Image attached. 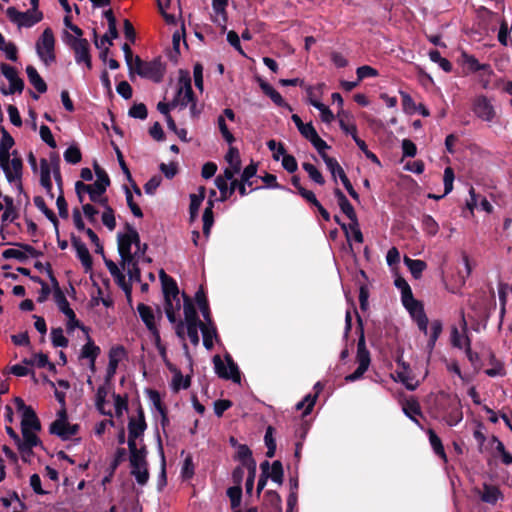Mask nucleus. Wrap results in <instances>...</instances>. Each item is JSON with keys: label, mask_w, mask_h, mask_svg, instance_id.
<instances>
[{"label": "nucleus", "mask_w": 512, "mask_h": 512, "mask_svg": "<svg viewBox=\"0 0 512 512\" xmlns=\"http://www.w3.org/2000/svg\"><path fill=\"white\" fill-rule=\"evenodd\" d=\"M201 332L203 336V345L206 349L210 350L213 348V338L217 336V329L212 321V325L201 324Z\"/></svg>", "instance_id": "35"}, {"label": "nucleus", "mask_w": 512, "mask_h": 512, "mask_svg": "<svg viewBox=\"0 0 512 512\" xmlns=\"http://www.w3.org/2000/svg\"><path fill=\"white\" fill-rule=\"evenodd\" d=\"M147 453L145 451L129 456L131 475L135 477L136 482L141 486L146 485L149 480Z\"/></svg>", "instance_id": "10"}, {"label": "nucleus", "mask_w": 512, "mask_h": 512, "mask_svg": "<svg viewBox=\"0 0 512 512\" xmlns=\"http://www.w3.org/2000/svg\"><path fill=\"white\" fill-rule=\"evenodd\" d=\"M496 309V301H495V293L493 288H491V300L488 304H486L483 309L476 312V315L479 318L487 320L490 317L492 311Z\"/></svg>", "instance_id": "58"}, {"label": "nucleus", "mask_w": 512, "mask_h": 512, "mask_svg": "<svg viewBox=\"0 0 512 512\" xmlns=\"http://www.w3.org/2000/svg\"><path fill=\"white\" fill-rule=\"evenodd\" d=\"M40 184L46 190V192H51L52 190V181H51V168L46 159H41L40 161Z\"/></svg>", "instance_id": "34"}, {"label": "nucleus", "mask_w": 512, "mask_h": 512, "mask_svg": "<svg viewBox=\"0 0 512 512\" xmlns=\"http://www.w3.org/2000/svg\"><path fill=\"white\" fill-rule=\"evenodd\" d=\"M64 159L67 163L78 164L82 160V153L78 146L71 145L64 152Z\"/></svg>", "instance_id": "46"}, {"label": "nucleus", "mask_w": 512, "mask_h": 512, "mask_svg": "<svg viewBox=\"0 0 512 512\" xmlns=\"http://www.w3.org/2000/svg\"><path fill=\"white\" fill-rule=\"evenodd\" d=\"M26 74L29 82L37 90L38 93H45L47 91V84L43 78L39 75L36 68L32 65L26 67Z\"/></svg>", "instance_id": "26"}, {"label": "nucleus", "mask_w": 512, "mask_h": 512, "mask_svg": "<svg viewBox=\"0 0 512 512\" xmlns=\"http://www.w3.org/2000/svg\"><path fill=\"white\" fill-rule=\"evenodd\" d=\"M323 161L325 162L327 168L331 172L335 181H336V175H338L339 178H341V175L346 174L345 171L343 170V168L340 166V164L338 163V161L335 158L330 157L329 155H325V156H323Z\"/></svg>", "instance_id": "42"}, {"label": "nucleus", "mask_w": 512, "mask_h": 512, "mask_svg": "<svg viewBox=\"0 0 512 512\" xmlns=\"http://www.w3.org/2000/svg\"><path fill=\"white\" fill-rule=\"evenodd\" d=\"M406 266L410 270L415 279H419L422 272L426 269L427 264L422 260H413L412 258H403Z\"/></svg>", "instance_id": "37"}, {"label": "nucleus", "mask_w": 512, "mask_h": 512, "mask_svg": "<svg viewBox=\"0 0 512 512\" xmlns=\"http://www.w3.org/2000/svg\"><path fill=\"white\" fill-rule=\"evenodd\" d=\"M423 230L430 236L438 233L439 225L431 215H424L422 218Z\"/></svg>", "instance_id": "53"}, {"label": "nucleus", "mask_w": 512, "mask_h": 512, "mask_svg": "<svg viewBox=\"0 0 512 512\" xmlns=\"http://www.w3.org/2000/svg\"><path fill=\"white\" fill-rule=\"evenodd\" d=\"M224 358L227 363V367L219 355H215L213 357V363H214V368H215L216 374L221 379L232 380L234 383H240L241 382V374H240L239 368H238L237 364L234 362L232 356L227 353L224 356Z\"/></svg>", "instance_id": "7"}, {"label": "nucleus", "mask_w": 512, "mask_h": 512, "mask_svg": "<svg viewBox=\"0 0 512 512\" xmlns=\"http://www.w3.org/2000/svg\"><path fill=\"white\" fill-rule=\"evenodd\" d=\"M427 434L429 436V442L434 453L438 455L441 459H443L445 462H447V456L440 437L431 428L428 429Z\"/></svg>", "instance_id": "33"}, {"label": "nucleus", "mask_w": 512, "mask_h": 512, "mask_svg": "<svg viewBox=\"0 0 512 512\" xmlns=\"http://www.w3.org/2000/svg\"><path fill=\"white\" fill-rule=\"evenodd\" d=\"M403 412L404 414L411 419L415 424H417L421 429H423L422 425L420 424L419 420L416 418L417 416L422 417L423 413L421 410V406L419 402L414 399H408L403 404Z\"/></svg>", "instance_id": "23"}, {"label": "nucleus", "mask_w": 512, "mask_h": 512, "mask_svg": "<svg viewBox=\"0 0 512 512\" xmlns=\"http://www.w3.org/2000/svg\"><path fill=\"white\" fill-rule=\"evenodd\" d=\"M160 280L162 284V290L164 297L173 299L179 298V288L176 281L163 270L160 271Z\"/></svg>", "instance_id": "21"}, {"label": "nucleus", "mask_w": 512, "mask_h": 512, "mask_svg": "<svg viewBox=\"0 0 512 512\" xmlns=\"http://www.w3.org/2000/svg\"><path fill=\"white\" fill-rule=\"evenodd\" d=\"M47 275L53 285L54 288V299L59 308V310L68 318L67 322V330L69 332L73 331L75 328H80L83 331L86 330L85 326H83L79 320L76 318V314L73 309L70 307V304L64 294V292L59 287V283L54 276L53 270L48 264L47 266Z\"/></svg>", "instance_id": "4"}, {"label": "nucleus", "mask_w": 512, "mask_h": 512, "mask_svg": "<svg viewBox=\"0 0 512 512\" xmlns=\"http://www.w3.org/2000/svg\"><path fill=\"white\" fill-rule=\"evenodd\" d=\"M438 416L449 426H456L463 419L462 405L457 394L439 391L434 400Z\"/></svg>", "instance_id": "2"}, {"label": "nucleus", "mask_w": 512, "mask_h": 512, "mask_svg": "<svg viewBox=\"0 0 512 512\" xmlns=\"http://www.w3.org/2000/svg\"><path fill=\"white\" fill-rule=\"evenodd\" d=\"M193 92L189 73L183 74L181 71L179 87L171 101V106L174 108L180 107V109L186 108L189 102L193 100Z\"/></svg>", "instance_id": "9"}, {"label": "nucleus", "mask_w": 512, "mask_h": 512, "mask_svg": "<svg viewBox=\"0 0 512 512\" xmlns=\"http://www.w3.org/2000/svg\"><path fill=\"white\" fill-rule=\"evenodd\" d=\"M403 306L408 310L412 318L417 317L420 313L425 312L422 303L416 300L413 293L401 297Z\"/></svg>", "instance_id": "28"}, {"label": "nucleus", "mask_w": 512, "mask_h": 512, "mask_svg": "<svg viewBox=\"0 0 512 512\" xmlns=\"http://www.w3.org/2000/svg\"><path fill=\"white\" fill-rule=\"evenodd\" d=\"M258 83H259V86L261 88V90L263 91V93L268 96L275 105L279 106V107H283V108H286L288 109L289 111H292V107L290 104H288L284 99L283 97L281 96V94L276 91L268 82L264 81L263 79L259 78L258 79Z\"/></svg>", "instance_id": "20"}, {"label": "nucleus", "mask_w": 512, "mask_h": 512, "mask_svg": "<svg viewBox=\"0 0 512 512\" xmlns=\"http://www.w3.org/2000/svg\"><path fill=\"white\" fill-rule=\"evenodd\" d=\"M235 459L239 460L243 467H249L251 462L252 465H256V461L252 456V451L246 444L237 445Z\"/></svg>", "instance_id": "32"}, {"label": "nucleus", "mask_w": 512, "mask_h": 512, "mask_svg": "<svg viewBox=\"0 0 512 512\" xmlns=\"http://www.w3.org/2000/svg\"><path fill=\"white\" fill-rule=\"evenodd\" d=\"M1 72L10 84L9 88H6L4 85L0 87V92L3 95L21 93L23 91L24 81L18 76L17 70L14 67L6 63H2Z\"/></svg>", "instance_id": "12"}, {"label": "nucleus", "mask_w": 512, "mask_h": 512, "mask_svg": "<svg viewBox=\"0 0 512 512\" xmlns=\"http://www.w3.org/2000/svg\"><path fill=\"white\" fill-rule=\"evenodd\" d=\"M339 116V126L341 130L346 133L350 134L352 137L353 135H357V127L355 124H347L345 121V118L349 117L348 112L341 109V111L338 113Z\"/></svg>", "instance_id": "50"}, {"label": "nucleus", "mask_w": 512, "mask_h": 512, "mask_svg": "<svg viewBox=\"0 0 512 512\" xmlns=\"http://www.w3.org/2000/svg\"><path fill=\"white\" fill-rule=\"evenodd\" d=\"M213 208H214V201L209 199L207 201V206L204 209V212L202 215V221H203L202 231L206 237H208L210 235L211 228L214 224Z\"/></svg>", "instance_id": "29"}, {"label": "nucleus", "mask_w": 512, "mask_h": 512, "mask_svg": "<svg viewBox=\"0 0 512 512\" xmlns=\"http://www.w3.org/2000/svg\"><path fill=\"white\" fill-rule=\"evenodd\" d=\"M51 341L54 347L66 348L69 344V340L64 336L63 329L61 327L52 328Z\"/></svg>", "instance_id": "41"}, {"label": "nucleus", "mask_w": 512, "mask_h": 512, "mask_svg": "<svg viewBox=\"0 0 512 512\" xmlns=\"http://www.w3.org/2000/svg\"><path fill=\"white\" fill-rule=\"evenodd\" d=\"M35 206L44 213V215L54 224L55 227L58 226V218L56 217L53 210L47 207L45 200L42 196H35L34 199Z\"/></svg>", "instance_id": "38"}, {"label": "nucleus", "mask_w": 512, "mask_h": 512, "mask_svg": "<svg viewBox=\"0 0 512 512\" xmlns=\"http://www.w3.org/2000/svg\"><path fill=\"white\" fill-rule=\"evenodd\" d=\"M67 37L69 38V45L74 51L76 63H84L88 69H91L92 59L88 40L85 38H73L69 34H67Z\"/></svg>", "instance_id": "11"}, {"label": "nucleus", "mask_w": 512, "mask_h": 512, "mask_svg": "<svg viewBox=\"0 0 512 512\" xmlns=\"http://www.w3.org/2000/svg\"><path fill=\"white\" fill-rule=\"evenodd\" d=\"M137 414L138 419L131 417L128 422V436H130V438H139L143 436L147 429L145 414L141 405L138 407Z\"/></svg>", "instance_id": "17"}, {"label": "nucleus", "mask_w": 512, "mask_h": 512, "mask_svg": "<svg viewBox=\"0 0 512 512\" xmlns=\"http://www.w3.org/2000/svg\"><path fill=\"white\" fill-rule=\"evenodd\" d=\"M165 71L166 67L161 62L160 58H155L152 61L146 62L138 71V75L150 79L155 83H160L163 80Z\"/></svg>", "instance_id": "14"}, {"label": "nucleus", "mask_w": 512, "mask_h": 512, "mask_svg": "<svg viewBox=\"0 0 512 512\" xmlns=\"http://www.w3.org/2000/svg\"><path fill=\"white\" fill-rule=\"evenodd\" d=\"M108 395V390L104 385L98 387L96 392V407L100 411V413L104 415L112 416V413L104 411V404L106 403V397Z\"/></svg>", "instance_id": "51"}, {"label": "nucleus", "mask_w": 512, "mask_h": 512, "mask_svg": "<svg viewBox=\"0 0 512 512\" xmlns=\"http://www.w3.org/2000/svg\"><path fill=\"white\" fill-rule=\"evenodd\" d=\"M3 200L5 202V210L2 215V221H14L18 217V213L16 211V208L14 206L13 198L10 196H4Z\"/></svg>", "instance_id": "40"}, {"label": "nucleus", "mask_w": 512, "mask_h": 512, "mask_svg": "<svg viewBox=\"0 0 512 512\" xmlns=\"http://www.w3.org/2000/svg\"><path fill=\"white\" fill-rule=\"evenodd\" d=\"M39 133L42 141L45 142L49 147H57V143L52 135L50 128L47 125H41Z\"/></svg>", "instance_id": "63"}, {"label": "nucleus", "mask_w": 512, "mask_h": 512, "mask_svg": "<svg viewBox=\"0 0 512 512\" xmlns=\"http://www.w3.org/2000/svg\"><path fill=\"white\" fill-rule=\"evenodd\" d=\"M124 189H125V195H126V202H127L129 209L131 210L132 214L137 218H142L143 212H142L141 208L138 206V204H136L134 202L132 192L129 190V188L127 186H124Z\"/></svg>", "instance_id": "57"}, {"label": "nucleus", "mask_w": 512, "mask_h": 512, "mask_svg": "<svg viewBox=\"0 0 512 512\" xmlns=\"http://www.w3.org/2000/svg\"><path fill=\"white\" fill-rule=\"evenodd\" d=\"M429 58L432 62L438 63L439 66L445 71V72H451L452 71V64L451 62L443 58L440 54V52L436 49H432L429 51Z\"/></svg>", "instance_id": "45"}, {"label": "nucleus", "mask_w": 512, "mask_h": 512, "mask_svg": "<svg viewBox=\"0 0 512 512\" xmlns=\"http://www.w3.org/2000/svg\"><path fill=\"white\" fill-rule=\"evenodd\" d=\"M147 244H141L138 232L128 225V232L118 238L119 256H144Z\"/></svg>", "instance_id": "5"}, {"label": "nucleus", "mask_w": 512, "mask_h": 512, "mask_svg": "<svg viewBox=\"0 0 512 512\" xmlns=\"http://www.w3.org/2000/svg\"><path fill=\"white\" fill-rule=\"evenodd\" d=\"M141 259L143 262L151 263L152 258H121V267L127 272L129 280L131 282L141 281V273L138 267V260Z\"/></svg>", "instance_id": "18"}, {"label": "nucleus", "mask_w": 512, "mask_h": 512, "mask_svg": "<svg viewBox=\"0 0 512 512\" xmlns=\"http://www.w3.org/2000/svg\"><path fill=\"white\" fill-rule=\"evenodd\" d=\"M465 340H466V348H465L466 356H467L468 360L470 361V363L472 364V366L474 367V369L479 370L482 366L480 356L477 352L472 351L470 338L468 336H466Z\"/></svg>", "instance_id": "47"}, {"label": "nucleus", "mask_w": 512, "mask_h": 512, "mask_svg": "<svg viewBox=\"0 0 512 512\" xmlns=\"http://www.w3.org/2000/svg\"><path fill=\"white\" fill-rule=\"evenodd\" d=\"M473 112L483 121L490 122L495 117V110L490 100L484 96H478L473 102Z\"/></svg>", "instance_id": "16"}, {"label": "nucleus", "mask_w": 512, "mask_h": 512, "mask_svg": "<svg viewBox=\"0 0 512 512\" xmlns=\"http://www.w3.org/2000/svg\"><path fill=\"white\" fill-rule=\"evenodd\" d=\"M227 496L230 499L231 508L232 509L238 508L240 506V504H241L242 487L239 486V485L229 487L227 489Z\"/></svg>", "instance_id": "49"}, {"label": "nucleus", "mask_w": 512, "mask_h": 512, "mask_svg": "<svg viewBox=\"0 0 512 512\" xmlns=\"http://www.w3.org/2000/svg\"><path fill=\"white\" fill-rule=\"evenodd\" d=\"M55 38L51 28L44 29L42 35L36 42V52L46 66L55 62Z\"/></svg>", "instance_id": "6"}, {"label": "nucleus", "mask_w": 512, "mask_h": 512, "mask_svg": "<svg viewBox=\"0 0 512 512\" xmlns=\"http://www.w3.org/2000/svg\"><path fill=\"white\" fill-rule=\"evenodd\" d=\"M38 418L33 408H28L25 412L22 413L21 419V431L30 430V426L34 423Z\"/></svg>", "instance_id": "55"}, {"label": "nucleus", "mask_w": 512, "mask_h": 512, "mask_svg": "<svg viewBox=\"0 0 512 512\" xmlns=\"http://www.w3.org/2000/svg\"><path fill=\"white\" fill-rule=\"evenodd\" d=\"M128 115L132 118L144 120L148 116V110L145 104H134L128 111Z\"/></svg>", "instance_id": "59"}, {"label": "nucleus", "mask_w": 512, "mask_h": 512, "mask_svg": "<svg viewBox=\"0 0 512 512\" xmlns=\"http://www.w3.org/2000/svg\"><path fill=\"white\" fill-rule=\"evenodd\" d=\"M317 400V393L315 394H307L303 400H301L300 402H298L296 404V410H301L305 407V410L303 412V416H306L308 414H310L313 410V407L315 405V402Z\"/></svg>", "instance_id": "43"}, {"label": "nucleus", "mask_w": 512, "mask_h": 512, "mask_svg": "<svg viewBox=\"0 0 512 512\" xmlns=\"http://www.w3.org/2000/svg\"><path fill=\"white\" fill-rule=\"evenodd\" d=\"M501 496V491L498 487L484 484L481 500L485 503L495 504Z\"/></svg>", "instance_id": "36"}, {"label": "nucleus", "mask_w": 512, "mask_h": 512, "mask_svg": "<svg viewBox=\"0 0 512 512\" xmlns=\"http://www.w3.org/2000/svg\"><path fill=\"white\" fill-rule=\"evenodd\" d=\"M195 474V465L193 463V458L191 454H188L183 462L182 468H181V477L184 480L191 479Z\"/></svg>", "instance_id": "48"}, {"label": "nucleus", "mask_w": 512, "mask_h": 512, "mask_svg": "<svg viewBox=\"0 0 512 512\" xmlns=\"http://www.w3.org/2000/svg\"><path fill=\"white\" fill-rule=\"evenodd\" d=\"M191 384V378L190 376L184 377L181 371H176V373L173 376L172 386L175 391H178L179 389H187L189 388Z\"/></svg>", "instance_id": "54"}, {"label": "nucleus", "mask_w": 512, "mask_h": 512, "mask_svg": "<svg viewBox=\"0 0 512 512\" xmlns=\"http://www.w3.org/2000/svg\"><path fill=\"white\" fill-rule=\"evenodd\" d=\"M94 171L97 176V180L91 184L92 185V193H90V200L95 201L98 199V196H102L107 188L110 186V178L106 171L101 168L96 162L94 163Z\"/></svg>", "instance_id": "15"}, {"label": "nucleus", "mask_w": 512, "mask_h": 512, "mask_svg": "<svg viewBox=\"0 0 512 512\" xmlns=\"http://www.w3.org/2000/svg\"><path fill=\"white\" fill-rule=\"evenodd\" d=\"M137 312L148 331L158 327L156 324V316L150 306L139 303L137 305Z\"/></svg>", "instance_id": "24"}, {"label": "nucleus", "mask_w": 512, "mask_h": 512, "mask_svg": "<svg viewBox=\"0 0 512 512\" xmlns=\"http://www.w3.org/2000/svg\"><path fill=\"white\" fill-rule=\"evenodd\" d=\"M0 167L9 183L22 177L23 161L20 157L10 158V149L15 145L14 138L3 127H0Z\"/></svg>", "instance_id": "1"}, {"label": "nucleus", "mask_w": 512, "mask_h": 512, "mask_svg": "<svg viewBox=\"0 0 512 512\" xmlns=\"http://www.w3.org/2000/svg\"><path fill=\"white\" fill-rule=\"evenodd\" d=\"M284 477V470L281 461L275 460L271 464V473H269V478L275 483L282 484Z\"/></svg>", "instance_id": "52"}, {"label": "nucleus", "mask_w": 512, "mask_h": 512, "mask_svg": "<svg viewBox=\"0 0 512 512\" xmlns=\"http://www.w3.org/2000/svg\"><path fill=\"white\" fill-rule=\"evenodd\" d=\"M182 297H183V313H184L183 321L186 323V325L204 324L199 319L196 307H195L191 297L188 296L187 294H185L184 292L182 293Z\"/></svg>", "instance_id": "19"}, {"label": "nucleus", "mask_w": 512, "mask_h": 512, "mask_svg": "<svg viewBox=\"0 0 512 512\" xmlns=\"http://www.w3.org/2000/svg\"><path fill=\"white\" fill-rule=\"evenodd\" d=\"M127 455L125 448H117L114 459L110 463L109 470H110V476H113L118 466L125 460Z\"/></svg>", "instance_id": "62"}, {"label": "nucleus", "mask_w": 512, "mask_h": 512, "mask_svg": "<svg viewBox=\"0 0 512 512\" xmlns=\"http://www.w3.org/2000/svg\"><path fill=\"white\" fill-rule=\"evenodd\" d=\"M357 316V332L359 333L358 343H357V353H356V362L358 363V367L356 370L347 375L345 380L347 382H354L361 379L364 373L368 370L371 363L370 352L366 347L363 320L356 311Z\"/></svg>", "instance_id": "3"}, {"label": "nucleus", "mask_w": 512, "mask_h": 512, "mask_svg": "<svg viewBox=\"0 0 512 512\" xmlns=\"http://www.w3.org/2000/svg\"><path fill=\"white\" fill-rule=\"evenodd\" d=\"M101 350L100 347L97 346L91 337H87V342L83 345L80 353L81 359H97L100 355Z\"/></svg>", "instance_id": "31"}, {"label": "nucleus", "mask_w": 512, "mask_h": 512, "mask_svg": "<svg viewBox=\"0 0 512 512\" xmlns=\"http://www.w3.org/2000/svg\"><path fill=\"white\" fill-rule=\"evenodd\" d=\"M215 185L220 191L219 201L221 202H224L230 198L235 190H238L241 196H246L248 194L246 185L237 179L232 180L230 186H228L226 179H223L222 176H217L215 179Z\"/></svg>", "instance_id": "13"}, {"label": "nucleus", "mask_w": 512, "mask_h": 512, "mask_svg": "<svg viewBox=\"0 0 512 512\" xmlns=\"http://www.w3.org/2000/svg\"><path fill=\"white\" fill-rule=\"evenodd\" d=\"M68 421H53L49 426V433L63 440L67 431Z\"/></svg>", "instance_id": "56"}, {"label": "nucleus", "mask_w": 512, "mask_h": 512, "mask_svg": "<svg viewBox=\"0 0 512 512\" xmlns=\"http://www.w3.org/2000/svg\"><path fill=\"white\" fill-rule=\"evenodd\" d=\"M23 439H20V442H18L17 448L18 450H30L34 447H43V443L40 440V438L36 435V433L30 431V430H24L21 431Z\"/></svg>", "instance_id": "25"}, {"label": "nucleus", "mask_w": 512, "mask_h": 512, "mask_svg": "<svg viewBox=\"0 0 512 512\" xmlns=\"http://www.w3.org/2000/svg\"><path fill=\"white\" fill-rule=\"evenodd\" d=\"M302 168L308 173L311 180L319 185L325 184V179L322 173L311 163L304 162L302 163Z\"/></svg>", "instance_id": "44"}, {"label": "nucleus", "mask_w": 512, "mask_h": 512, "mask_svg": "<svg viewBox=\"0 0 512 512\" xmlns=\"http://www.w3.org/2000/svg\"><path fill=\"white\" fill-rule=\"evenodd\" d=\"M217 124H218L219 130H220L223 138L225 139V141L228 144H232L235 141V137L228 129V126L226 124V121H225V118L223 115L218 116Z\"/></svg>", "instance_id": "61"}, {"label": "nucleus", "mask_w": 512, "mask_h": 512, "mask_svg": "<svg viewBox=\"0 0 512 512\" xmlns=\"http://www.w3.org/2000/svg\"><path fill=\"white\" fill-rule=\"evenodd\" d=\"M358 81H362L365 78L368 77H377L379 75L378 71L369 66V65H363L357 68L356 70Z\"/></svg>", "instance_id": "64"}, {"label": "nucleus", "mask_w": 512, "mask_h": 512, "mask_svg": "<svg viewBox=\"0 0 512 512\" xmlns=\"http://www.w3.org/2000/svg\"><path fill=\"white\" fill-rule=\"evenodd\" d=\"M205 198V187H199L198 194L190 195L189 213L191 220H194L198 216L199 208Z\"/></svg>", "instance_id": "30"}, {"label": "nucleus", "mask_w": 512, "mask_h": 512, "mask_svg": "<svg viewBox=\"0 0 512 512\" xmlns=\"http://www.w3.org/2000/svg\"><path fill=\"white\" fill-rule=\"evenodd\" d=\"M462 59L463 63L467 66L470 72H477L482 70L487 72L488 75H491L493 73L491 66L489 64L479 63V61L473 55H469L463 52Z\"/></svg>", "instance_id": "27"}, {"label": "nucleus", "mask_w": 512, "mask_h": 512, "mask_svg": "<svg viewBox=\"0 0 512 512\" xmlns=\"http://www.w3.org/2000/svg\"><path fill=\"white\" fill-rule=\"evenodd\" d=\"M489 359L493 368L485 370L486 375L489 377L504 376L506 374L504 364L496 358L493 352H490Z\"/></svg>", "instance_id": "39"}, {"label": "nucleus", "mask_w": 512, "mask_h": 512, "mask_svg": "<svg viewBox=\"0 0 512 512\" xmlns=\"http://www.w3.org/2000/svg\"><path fill=\"white\" fill-rule=\"evenodd\" d=\"M114 405H115V414L117 417H121L123 415V411L128 408V397L127 395L121 396L119 394H113Z\"/></svg>", "instance_id": "60"}, {"label": "nucleus", "mask_w": 512, "mask_h": 512, "mask_svg": "<svg viewBox=\"0 0 512 512\" xmlns=\"http://www.w3.org/2000/svg\"><path fill=\"white\" fill-rule=\"evenodd\" d=\"M6 15L11 22L17 24L19 27L26 28L34 26L43 19V13L39 11L38 8L37 10H33L32 6L31 9L25 12L18 11L15 7H8Z\"/></svg>", "instance_id": "8"}, {"label": "nucleus", "mask_w": 512, "mask_h": 512, "mask_svg": "<svg viewBox=\"0 0 512 512\" xmlns=\"http://www.w3.org/2000/svg\"><path fill=\"white\" fill-rule=\"evenodd\" d=\"M195 302L197 303L200 312L202 313V316L204 320L209 324L212 325V315L211 310L209 306L208 299L206 297L205 291L202 286L196 291L195 293Z\"/></svg>", "instance_id": "22"}]
</instances>
